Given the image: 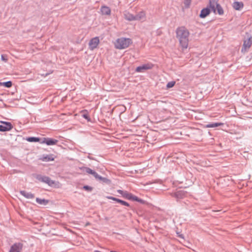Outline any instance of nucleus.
<instances>
[{
  "label": "nucleus",
  "instance_id": "nucleus-7",
  "mask_svg": "<svg viewBox=\"0 0 252 252\" xmlns=\"http://www.w3.org/2000/svg\"><path fill=\"white\" fill-rule=\"evenodd\" d=\"M123 197L127 199L132 200L133 201H136L140 203H143L144 201L141 199H139L137 196L133 195L132 194L128 192L127 191H125L124 193Z\"/></svg>",
  "mask_w": 252,
  "mask_h": 252
},
{
  "label": "nucleus",
  "instance_id": "nucleus-9",
  "mask_svg": "<svg viewBox=\"0 0 252 252\" xmlns=\"http://www.w3.org/2000/svg\"><path fill=\"white\" fill-rule=\"evenodd\" d=\"M58 141L56 139H54L49 138H43L40 142L41 144H46L47 145H54L58 143Z\"/></svg>",
  "mask_w": 252,
  "mask_h": 252
},
{
  "label": "nucleus",
  "instance_id": "nucleus-5",
  "mask_svg": "<svg viewBox=\"0 0 252 252\" xmlns=\"http://www.w3.org/2000/svg\"><path fill=\"white\" fill-rule=\"evenodd\" d=\"M100 43L98 37H95L92 38L89 43V48L90 50H94L96 49Z\"/></svg>",
  "mask_w": 252,
  "mask_h": 252
},
{
  "label": "nucleus",
  "instance_id": "nucleus-4",
  "mask_svg": "<svg viewBox=\"0 0 252 252\" xmlns=\"http://www.w3.org/2000/svg\"><path fill=\"white\" fill-rule=\"evenodd\" d=\"M252 45V36L248 35L247 38L244 39L241 49V52L245 53L248 52Z\"/></svg>",
  "mask_w": 252,
  "mask_h": 252
},
{
  "label": "nucleus",
  "instance_id": "nucleus-31",
  "mask_svg": "<svg viewBox=\"0 0 252 252\" xmlns=\"http://www.w3.org/2000/svg\"><path fill=\"white\" fill-rule=\"evenodd\" d=\"M0 86H1V82H0Z\"/></svg>",
  "mask_w": 252,
  "mask_h": 252
},
{
  "label": "nucleus",
  "instance_id": "nucleus-3",
  "mask_svg": "<svg viewBox=\"0 0 252 252\" xmlns=\"http://www.w3.org/2000/svg\"><path fill=\"white\" fill-rule=\"evenodd\" d=\"M219 0H210L209 6L214 13L217 11L219 15L223 14V10L221 6L218 3Z\"/></svg>",
  "mask_w": 252,
  "mask_h": 252
},
{
  "label": "nucleus",
  "instance_id": "nucleus-11",
  "mask_svg": "<svg viewBox=\"0 0 252 252\" xmlns=\"http://www.w3.org/2000/svg\"><path fill=\"white\" fill-rule=\"evenodd\" d=\"M135 16V21H142L146 20V13L144 11H141L138 12Z\"/></svg>",
  "mask_w": 252,
  "mask_h": 252
},
{
  "label": "nucleus",
  "instance_id": "nucleus-12",
  "mask_svg": "<svg viewBox=\"0 0 252 252\" xmlns=\"http://www.w3.org/2000/svg\"><path fill=\"white\" fill-rule=\"evenodd\" d=\"M39 159L42 161L48 162L53 161L54 160V157L53 155H43Z\"/></svg>",
  "mask_w": 252,
  "mask_h": 252
},
{
  "label": "nucleus",
  "instance_id": "nucleus-14",
  "mask_svg": "<svg viewBox=\"0 0 252 252\" xmlns=\"http://www.w3.org/2000/svg\"><path fill=\"white\" fill-rule=\"evenodd\" d=\"M124 18L126 20L129 21H135V16L127 11L125 12Z\"/></svg>",
  "mask_w": 252,
  "mask_h": 252
},
{
  "label": "nucleus",
  "instance_id": "nucleus-16",
  "mask_svg": "<svg viewBox=\"0 0 252 252\" xmlns=\"http://www.w3.org/2000/svg\"><path fill=\"white\" fill-rule=\"evenodd\" d=\"M244 6V4L242 2L235 1L233 3V7L237 10H240Z\"/></svg>",
  "mask_w": 252,
  "mask_h": 252
},
{
  "label": "nucleus",
  "instance_id": "nucleus-22",
  "mask_svg": "<svg viewBox=\"0 0 252 252\" xmlns=\"http://www.w3.org/2000/svg\"><path fill=\"white\" fill-rule=\"evenodd\" d=\"M93 175L96 179H98V180H105V178H102V177L99 176L97 173H96L95 172H94L93 173Z\"/></svg>",
  "mask_w": 252,
  "mask_h": 252
},
{
  "label": "nucleus",
  "instance_id": "nucleus-24",
  "mask_svg": "<svg viewBox=\"0 0 252 252\" xmlns=\"http://www.w3.org/2000/svg\"><path fill=\"white\" fill-rule=\"evenodd\" d=\"M83 113V115H82V116L85 118L86 119V120H87L88 121H90V119L89 118V116L88 114V113L86 112H85V111H83L82 112Z\"/></svg>",
  "mask_w": 252,
  "mask_h": 252
},
{
  "label": "nucleus",
  "instance_id": "nucleus-6",
  "mask_svg": "<svg viewBox=\"0 0 252 252\" xmlns=\"http://www.w3.org/2000/svg\"><path fill=\"white\" fill-rule=\"evenodd\" d=\"M23 248V244L21 243H16L11 246L9 252H21Z\"/></svg>",
  "mask_w": 252,
  "mask_h": 252
},
{
  "label": "nucleus",
  "instance_id": "nucleus-1",
  "mask_svg": "<svg viewBox=\"0 0 252 252\" xmlns=\"http://www.w3.org/2000/svg\"><path fill=\"white\" fill-rule=\"evenodd\" d=\"M176 34L182 50L187 49L189 46L190 34L188 29L184 26L178 27L176 30Z\"/></svg>",
  "mask_w": 252,
  "mask_h": 252
},
{
  "label": "nucleus",
  "instance_id": "nucleus-2",
  "mask_svg": "<svg viewBox=\"0 0 252 252\" xmlns=\"http://www.w3.org/2000/svg\"><path fill=\"white\" fill-rule=\"evenodd\" d=\"M132 43L130 38L121 37L115 41L114 46L116 49L122 50L128 48Z\"/></svg>",
  "mask_w": 252,
  "mask_h": 252
},
{
  "label": "nucleus",
  "instance_id": "nucleus-25",
  "mask_svg": "<svg viewBox=\"0 0 252 252\" xmlns=\"http://www.w3.org/2000/svg\"><path fill=\"white\" fill-rule=\"evenodd\" d=\"M118 203H120L122 205H124V206H129V204L127 202H126L125 201L120 200V199H119L118 200Z\"/></svg>",
  "mask_w": 252,
  "mask_h": 252
},
{
  "label": "nucleus",
  "instance_id": "nucleus-13",
  "mask_svg": "<svg viewBox=\"0 0 252 252\" xmlns=\"http://www.w3.org/2000/svg\"><path fill=\"white\" fill-rule=\"evenodd\" d=\"M100 11L102 15H110L111 14V9L108 6H102L100 8Z\"/></svg>",
  "mask_w": 252,
  "mask_h": 252
},
{
  "label": "nucleus",
  "instance_id": "nucleus-8",
  "mask_svg": "<svg viewBox=\"0 0 252 252\" xmlns=\"http://www.w3.org/2000/svg\"><path fill=\"white\" fill-rule=\"evenodd\" d=\"M153 64L151 63L144 64L141 66H138L136 68V71L138 72H143L144 70H148L152 68Z\"/></svg>",
  "mask_w": 252,
  "mask_h": 252
},
{
  "label": "nucleus",
  "instance_id": "nucleus-28",
  "mask_svg": "<svg viewBox=\"0 0 252 252\" xmlns=\"http://www.w3.org/2000/svg\"><path fill=\"white\" fill-rule=\"evenodd\" d=\"M107 198L108 199H111L112 200L115 201H116L117 202H118V200H119V199H118L117 198H115V197H112V196H107Z\"/></svg>",
  "mask_w": 252,
  "mask_h": 252
},
{
  "label": "nucleus",
  "instance_id": "nucleus-27",
  "mask_svg": "<svg viewBox=\"0 0 252 252\" xmlns=\"http://www.w3.org/2000/svg\"><path fill=\"white\" fill-rule=\"evenodd\" d=\"M1 59L2 61H3L4 62H6L7 61V58L6 55H1Z\"/></svg>",
  "mask_w": 252,
  "mask_h": 252
},
{
  "label": "nucleus",
  "instance_id": "nucleus-15",
  "mask_svg": "<svg viewBox=\"0 0 252 252\" xmlns=\"http://www.w3.org/2000/svg\"><path fill=\"white\" fill-rule=\"evenodd\" d=\"M210 13V10L208 8H203L200 12V17L204 18L207 16Z\"/></svg>",
  "mask_w": 252,
  "mask_h": 252
},
{
  "label": "nucleus",
  "instance_id": "nucleus-30",
  "mask_svg": "<svg viewBox=\"0 0 252 252\" xmlns=\"http://www.w3.org/2000/svg\"><path fill=\"white\" fill-rule=\"evenodd\" d=\"M118 192H119V193H120L121 194H122V195L123 196H124V193H125V191L122 190H117Z\"/></svg>",
  "mask_w": 252,
  "mask_h": 252
},
{
  "label": "nucleus",
  "instance_id": "nucleus-29",
  "mask_svg": "<svg viewBox=\"0 0 252 252\" xmlns=\"http://www.w3.org/2000/svg\"><path fill=\"white\" fill-rule=\"evenodd\" d=\"M83 188L87 190H89V191H91L92 190V188L89 186H84Z\"/></svg>",
  "mask_w": 252,
  "mask_h": 252
},
{
  "label": "nucleus",
  "instance_id": "nucleus-26",
  "mask_svg": "<svg viewBox=\"0 0 252 252\" xmlns=\"http://www.w3.org/2000/svg\"><path fill=\"white\" fill-rule=\"evenodd\" d=\"M85 171L86 173L88 174H91L93 175V173L94 172V171L92 170L91 169L89 168H85Z\"/></svg>",
  "mask_w": 252,
  "mask_h": 252
},
{
  "label": "nucleus",
  "instance_id": "nucleus-19",
  "mask_svg": "<svg viewBox=\"0 0 252 252\" xmlns=\"http://www.w3.org/2000/svg\"><path fill=\"white\" fill-rule=\"evenodd\" d=\"M36 201L38 204L44 205H47L49 202V201L47 200L39 198H36Z\"/></svg>",
  "mask_w": 252,
  "mask_h": 252
},
{
  "label": "nucleus",
  "instance_id": "nucleus-10",
  "mask_svg": "<svg viewBox=\"0 0 252 252\" xmlns=\"http://www.w3.org/2000/svg\"><path fill=\"white\" fill-rule=\"evenodd\" d=\"M4 125H0V131H6L10 130L12 129V126L10 123L2 122Z\"/></svg>",
  "mask_w": 252,
  "mask_h": 252
},
{
  "label": "nucleus",
  "instance_id": "nucleus-20",
  "mask_svg": "<svg viewBox=\"0 0 252 252\" xmlns=\"http://www.w3.org/2000/svg\"><path fill=\"white\" fill-rule=\"evenodd\" d=\"M1 86H3L5 87L9 88H10V87H12V83L11 81H7V82H6L1 83Z\"/></svg>",
  "mask_w": 252,
  "mask_h": 252
},
{
  "label": "nucleus",
  "instance_id": "nucleus-17",
  "mask_svg": "<svg viewBox=\"0 0 252 252\" xmlns=\"http://www.w3.org/2000/svg\"><path fill=\"white\" fill-rule=\"evenodd\" d=\"M20 193L24 197L28 199H32L34 198V195L31 192H28L26 191L22 190L20 191Z\"/></svg>",
  "mask_w": 252,
  "mask_h": 252
},
{
  "label": "nucleus",
  "instance_id": "nucleus-21",
  "mask_svg": "<svg viewBox=\"0 0 252 252\" xmlns=\"http://www.w3.org/2000/svg\"><path fill=\"white\" fill-rule=\"evenodd\" d=\"M27 140L29 142H39L40 141V139L37 137H29L27 139Z\"/></svg>",
  "mask_w": 252,
  "mask_h": 252
},
{
  "label": "nucleus",
  "instance_id": "nucleus-18",
  "mask_svg": "<svg viewBox=\"0 0 252 252\" xmlns=\"http://www.w3.org/2000/svg\"><path fill=\"white\" fill-rule=\"evenodd\" d=\"M223 123H215L213 124H209L205 126L206 128H212L215 127H217L221 126H223Z\"/></svg>",
  "mask_w": 252,
  "mask_h": 252
},
{
  "label": "nucleus",
  "instance_id": "nucleus-23",
  "mask_svg": "<svg viewBox=\"0 0 252 252\" xmlns=\"http://www.w3.org/2000/svg\"><path fill=\"white\" fill-rule=\"evenodd\" d=\"M175 84V81L169 82H168L167 83V84L166 85V87L168 89L172 88L174 86Z\"/></svg>",
  "mask_w": 252,
  "mask_h": 252
}]
</instances>
